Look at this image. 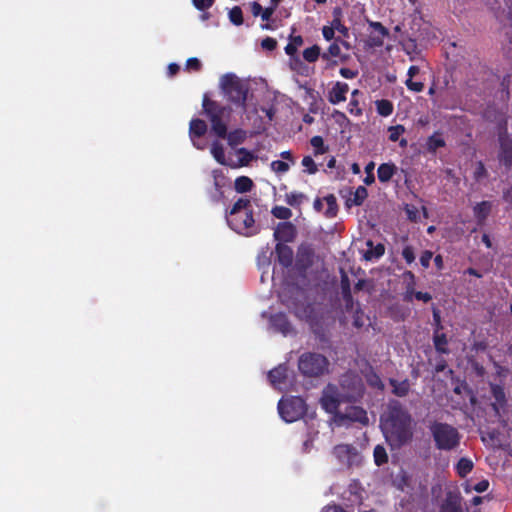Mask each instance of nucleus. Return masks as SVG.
<instances>
[{"instance_id": "nucleus-47", "label": "nucleus", "mask_w": 512, "mask_h": 512, "mask_svg": "<svg viewBox=\"0 0 512 512\" xmlns=\"http://www.w3.org/2000/svg\"><path fill=\"white\" fill-rule=\"evenodd\" d=\"M193 5L200 11L209 9L215 2V0H192Z\"/></svg>"}, {"instance_id": "nucleus-51", "label": "nucleus", "mask_w": 512, "mask_h": 512, "mask_svg": "<svg viewBox=\"0 0 512 512\" xmlns=\"http://www.w3.org/2000/svg\"><path fill=\"white\" fill-rule=\"evenodd\" d=\"M261 46L263 49L273 51L277 47V41L274 38L266 37L262 40Z\"/></svg>"}, {"instance_id": "nucleus-16", "label": "nucleus", "mask_w": 512, "mask_h": 512, "mask_svg": "<svg viewBox=\"0 0 512 512\" xmlns=\"http://www.w3.org/2000/svg\"><path fill=\"white\" fill-rule=\"evenodd\" d=\"M341 293L343 297V301L345 304V310L347 312L352 311L354 307V302L351 294V286H350V280L348 275L342 271L341 273Z\"/></svg>"}, {"instance_id": "nucleus-17", "label": "nucleus", "mask_w": 512, "mask_h": 512, "mask_svg": "<svg viewBox=\"0 0 512 512\" xmlns=\"http://www.w3.org/2000/svg\"><path fill=\"white\" fill-rule=\"evenodd\" d=\"M224 139L227 140V143L231 148H235L236 146L245 142L247 139V131L241 128H237L228 132V126H226V135Z\"/></svg>"}, {"instance_id": "nucleus-22", "label": "nucleus", "mask_w": 512, "mask_h": 512, "mask_svg": "<svg viewBox=\"0 0 512 512\" xmlns=\"http://www.w3.org/2000/svg\"><path fill=\"white\" fill-rule=\"evenodd\" d=\"M367 249L364 252V258L367 261H372L375 259H379L384 254V244L378 243L374 246L371 240L366 242Z\"/></svg>"}, {"instance_id": "nucleus-48", "label": "nucleus", "mask_w": 512, "mask_h": 512, "mask_svg": "<svg viewBox=\"0 0 512 512\" xmlns=\"http://www.w3.org/2000/svg\"><path fill=\"white\" fill-rule=\"evenodd\" d=\"M363 393V385L360 380L354 383L353 386V392L351 394H348L347 397L350 399L356 400L357 398L361 397Z\"/></svg>"}, {"instance_id": "nucleus-61", "label": "nucleus", "mask_w": 512, "mask_h": 512, "mask_svg": "<svg viewBox=\"0 0 512 512\" xmlns=\"http://www.w3.org/2000/svg\"><path fill=\"white\" fill-rule=\"evenodd\" d=\"M331 25L334 27L335 30H338L342 33H346L347 32V28L342 25L340 19L336 18L332 21Z\"/></svg>"}, {"instance_id": "nucleus-19", "label": "nucleus", "mask_w": 512, "mask_h": 512, "mask_svg": "<svg viewBox=\"0 0 512 512\" xmlns=\"http://www.w3.org/2000/svg\"><path fill=\"white\" fill-rule=\"evenodd\" d=\"M441 512H463L460 497L455 493L449 492L442 505Z\"/></svg>"}, {"instance_id": "nucleus-53", "label": "nucleus", "mask_w": 512, "mask_h": 512, "mask_svg": "<svg viewBox=\"0 0 512 512\" xmlns=\"http://www.w3.org/2000/svg\"><path fill=\"white\" fill-rule=\"evenodd\" d=\"M322 35H323L325 40H327V41L332 40L334 38V35H335L334 27L332 25L331 26H324L322 28Z\"/></svg>"}, {"instance_id": "nucleus-27", "label": "nucleus", "mask_w": 512, "mask_h": 512, "mask_svg": "<svg viewBox=\"0 0 512 512\" xmlns=\"http://www.w3.org/2000/svg\"><path fill=\"white\" fill-rule=\"evenodd\" d=\"M500 159L505 165L512 164V145L507 139L501 140V153Z\"/></svg>"}, {"instance_id": "nucleus-3", "label": "nucleus", "mask_w": 512, "mask_h": 512, "mask_svg": "<svg viewBox=\"0 0 512 512\" xmlns=\"http://www.w3.org/2000/svg\"><path fill=\"white\" fill-rule=\"evenodd\" d=\"M202 109L203 114L210 122L212 133L218 138H225L226 126H228V122L230 121L232 108L211 99L208 94H204Z\"/></svg>"}, {"instance_id": "nucleus-6", "label": "nucleus", "mask_w": 512, "mask_h": 512, "mask_svg": "<svg viewBox=\"0 0 512 512\" xmlns=\"http://www.w3.org/2000/svg\"><path fill=\"white\" fill-rule=\"evenodd\" d=\"M436 447L440 450H452L458 446L460 435L453 426L435 422L430 427Z\"/></svg>"}, {"instance_id": "nucleus-46", "label": "nucleus", "mask_w": 512, "mask_h": 512, "mask_svg": "<svg viewBox=\"0 0 512 512\" xmlns=\"http://www.w3.org/2000/svg\"><path fill=\"white\" fill-rule=\"evenodd\" d=\"M202 68V64L200 60L196 57H191L186 61V69L189 71H200Z\"/></svg>"}, {"instance_id": "nucleus-24", "label": "nucleus", "mask_w": 512, "mask_h": 512, "mask_svg": "<svg viewBox=\"0 0 512 512\" xmlns=\"http://www.w3.org/2000/svg\"><path fill=\"white\" fill-rule=\"evenodd\" d=\"M370 27L374 28L378 32V35L373 36L371 33L368 39L369 44L371 46L382 45L384 38V25L381 22H370Z\"/></svg>"}, {"instance_id": "nucleus-56", "label": "nucleus", "mask_w": 512, "mask_h": 512, "mask_svg": "<svg viewBox=\"0 0 512 512\" xmlns=\"http://www.w3.org/2000/svg\"><path fill=\"white\" fill-rule=\"evenodd\" d=\"M432 256V252L430 251H425L422 253L420 257V263L424 268H427L429 266Z\"/></svg>"}, {"instance_id": "nucleus-32", "label": "nucleus", "mask_w": 512, "mask_h": 512, "mask_svg": "<svg viewBox=\"0 0 512 512\" xmlns=\"http://www.w3.org/2000/svg\"><path fill=\"white\" fill-rule=\"evenodd\" d=\"M310 144L314 148V155H322L328 152L329 147L324 144V140L321 136H313L310 139Z\"/></svg>"}, {"instance_id": "nucleus-40", "label": "nucleus", "mask_w": 512, "mask_h": 512, "mask_svg": "<svg viewBox=\"0 0 512 512\" xmlns=\"http://www.w3.org/2000/svg\"><path fill=\"white\" fill-rule=\"evenodd\" d=\"M229 20L236 26H240L243 24V13L239 6H234L229 11Z\"/></svg>"}, {"instance_id": "nucleus-12", "label": "nucleus", "mask_w": 512, "mask_h": 512, "mask_svg": "<svg viewBox=\"0 0 512 512\" xmlns=\"http://www.w3.org/2000/svg\"><path fill=\"white\" fill-rule=\"evenodd\" d=\"M269 322L276 332L284 336H287L293 331V326L285 313L279 312L272 314L269 318Z\"/></svg>"}, {"instance_id": "nucleus-20", "label": "nucleus", "mask_w": 512, "mask_h": 512, "mask_svg": "<svg viewBox=\"0 0 512 512\" xmlns=\"http://www.w3.org/2000/svg\"><path fill=\"white\" fill-rule=\"evenodd\" d=\"M207 124L204 120L194 118L189 124V136L192 140L204 136L207 132Z\"/></svg>"}, {"instance_id": "nucleus-38", "label": "nucleus", "mask_w": 512, "mask_h": 512, "mask_svg": "<svg viewBox=\"0 0 512 512\" xmlns=\"http://www.w3.org/2000/svg\"><path fill=\"white\" fill-rule=\"evenodd\" d=\"M368 192L364 186H359L354 192V196L352 199H349L348 202H352L355 206H360L364 200L367 198Z\"/></svg>"}, {"instance_id": "nucleus-36", "label": "nucleus", "mask_w": 512, "mask_h": 512, "mask_svg": "<svg viewBox=\"0 0 512 512\" xmlns=\"http://www.w3.org/2000/svg\"><path fill=\"white\" fill-rule=\"evenodd\" d=\"M472 468L473 462L468 458H461L456 465L457 473L461 477H465L468 473H470Z\"/></svg>"}, {"instance_id": "nucleus-37", "label": "nucleus", "mask_w": 512, "mask_h": 512, "mask_svg": "<svg viewBox=\"0 0 512 512\" xmlns=\"http://www.w3.org/2000/svg\"><path fill=\"white\" fill-rule=\"evenodd\" d=\"M303 44L302 36H294L291 38L290 42L285 47V52L289 56H293L296 54L298 47Z\"/></svg>"}, {"instance_id": "nucleus-49", "label": "nucleus", "mask_w": 512, "mask_h": 512, "mask_svg": "<svg viewBox=\"0 0 512 512\" xmlns=\"http://www.w3.org/2000/svg\"><path fill=\"white\" fill-rule=\"evenodd\" d=\"M404 132V127L401 125L393 126L389 128V138L392 141H397L400 135Z\"/></svg>"}, {"instance_id": "nucleus-4", "label": "nucleus", "mask_w": 512, "mask_h": 512, "mask_svg": "<svg viewBox=\"0 0 512 512\" xmlns=\"http://www.w3.org/2000/svg\"><path fill=\"white\" fill-rule=\"evenodd\" d=\"M411 417L402 410L396 409L386 421V440L391 446H400L411 438Z\"/></svg>"}, {"instance_id": "nucleus-54", "label": "nucleus", "mask_w": 512, "mask_h": 512, "mask_svg": "<svg viewBox=\"0 0 512 512\" xmlns=\"http://www.w3.org/2000/svg\"><path fill=\"white\" fill-rule=\"evenodd\" d=\"M340 75L346 79H353L358 75V72L350 68L343 67L339 71Z\"/></svg>"}, {"instance_id": "nucleus-64", "label": "nucleus", "mask_w": 512, "mask_h": 512, "mask_svg": "<svg viewBox=\"0 0 512 512\" xmlns=\"http://www.w3.org/2000/svg\"><path fill=\"white\" fill-rule=\"evenodd\" d=\"M280 157L291 162L292 164L295 163V159L292 155V152L290 150H287V151H283L280 153Z\"/></svg>"}, {"instance_id": "nucleus-7", "label": "nucleus", "mask_w": 512, "mask_h": 512, "mask_svg": "<svg viewBox=\"0 0 512 512\" xmlns=\"http://www.w3.org/2000/svg\"><path fill=\"white\" fill-rule=\"evenodd\" d=\"M328 359L319 353H303L298 360V369L306 377H319L328 369Z\"/></svg>"}, {"instance_id": "nucleus-58", "label": "nucleus", "mask_w": 512, "mask_h": 512, "mask_svg": "<svg viewBox=\"0 0 512 512\" xmlns=\"http://www.w3.org/2000/svg\"><path fill=\"white\" fill-rule=\"evenodd\" d=\"M413 299H416V300L422 301V302H429L432 299V296L426 292H417L416 291L413 295Z\"/></svg>"}, {"instance_id": "nucleus-59", "label": "nucleus", "mask_w": 512, "mask_h": 512, "mask_svg": "<svg viewBox=\"0 0 512 512\" xmlns=\"http://www.w3.org/2000/svg\"><path fill=\"white\" fill-rule=\"evenodd\" d=\"M370 286H371V285H370V282H369V281L364 280V279H359V280L357 281V283L355 284L354 289H355L356 291H360V290H362V289H364V288L369 289V288H370Z\"/></svg>"}, {"instance_id": "nucleus-35", "label": "nucleus", "mask_w": 512, "mask_h": 512, "mask_svg": "<svg viewBox=\"0 0 512 512\" xmlns=\"http://www.w3.org/2000/svg\"><path fill=\"white\" fill-rule=\"evenodd\" d=\"M445 145V141L442 136L438 133L433 134L427 140L426 146L430 152H435L438 148Z\"/></svg>"}, {"instance_id": "nucleus-29", "label": "nucleus", "mask_w": 512, "mask_h": 512, "mask_svg": "<svg viewBox=\"0 0 512 512\" xmlns=\"http://www.w3.org/2000/svg\"><path fill=\"white\" fill-rule=\"evenodd\" d=\"M211 154L219 164L229 166L230 163H228L225 159V153L222 144L219 142H214L211 146Z\"/></svg>"}, {"instance_id": "nucleus-62", "label": "nucleus", "mask_w": 512, "mask_h": 512, "mask_svg": "<svg viewBox=\"0 0 512 512\" xmlns=\"http://www.w3.org/2000/svg\"><path fill=\"white\" fill-rule=\"evenodd\" d=\"M262 10H263V8L258 2H256V1L252 2L251 12H252L253 16H255V17L259 16L261 14Z\"/></svg>"}, {"instance_id": "nucleus-39", "label": "nucleus", "mask_w": 512, "mask_h": 512, "mask_svg": "<svg viewBox=\"0 0 512 512\" xmlns=\"http://www.w3.org/2000/svg\"><path fill=\"white\" fill-rule=\"evenodd\" d=\"M272 215L281 220H288L292 217V211L284 206H275L271 210Z\"/></svg>"}, {"instance_id": "nucleus-1", "label": "nucleus", "mask_w": 512, "mask_h": 512, "mask_svg": "<svg viewBox=\"0 0 512 512\" xmlns=\"http://www.w3.org/2000/svg\"><path fill=\"white\" fill-rule=\"evenodd\" d=\"M301 295V290L298 287L293 286L287 290H284L280 294V299L282 304L285 305L297 318L305 320L309 323L312 332L320 341H327L328 338L325 329L319 326L315 320L313 306L302 301L300 299Z\"/></svg>"}, {"instance_id": "nucleus-15", "label": "nucleus", "mask_w": 512, "mask_h": 512, "mask_svg": "<svg viewBox=\"0 0 512 512\" xmlns=\"http://www.w3.org/2000/svg\"><path fill=\"white\" fill-rule=\"evenodd\" d=\"M349 86L345 82H336L328 92V100L331 104H339L346 100Z\"/></svg>"}, {"instance_id": "nucleus-45", "label": "nucleus", "mask_w": 512, "mask_h": 512, "mask_svg": "<svg viewBox=\"0 0 512 512\" xmlns=\"http://www.w3.org/2000/svg\"><path fill=\"white\" fill-rule=\"evenodd\" d=\"M374 460L377 466L384 464V446L377 445L374 449Z\"/></svg>"}, {"instance_id": "nucleus-52", "label": "nucleus", "mask_w": 512, "mask_h": 512, "mask_svg": "<svg viewBox=\"0 0 512 512\" xmlns=\"http://www.w3.org/2000/svg\"><path fill=\"white\" fill-rule=\"evenodd\" d=\"M405 211H406L407 217L410 220L416 221L418 219V217H419V210L415 206L406 205Z\"/></svg>"}, {"instance_id": "nucleus-57", "label": "nucleus", "mask_w": 512, "mask_h": 512, "mask_svg": "<svg viewBox=\"0 0 512 512\" xmlns=\"http://www.w3.org/2000/svg\"><path fill=\"white\" fill-rule=\"evenodd\" d=\"M402 255L407 263H412L415 259L414 251L411 247H405L403 249Z\"/></svg>"}, {"instance_id": "nucleus-30", "label": "nucleus", "mask_w": 512, "mask_h": 512, "mask_svg": "<svg viewBox=\"0 0 512 512\" xmlns=\"http://www.w3.org/2000/svg\"><path fill=\"white\" fill-rule=\"evenodd\" d=\"M305 199L306 195L297 191H292L290 193H286L285 195L286 203L292 207L300 206Z\"/></svg>"}, {"instance_id": "nucleus-31", "label": "nucleus", "mask_w": 512, "mask_h": 512, "mask_svg": "<svg viewBox=\"0 0 512 512\" xmlns=\"http://www.w3.org/2000/svg\"><path fill=\"white\" fill-rule=\"evenodd\" d=\"M490 210H491V203L490 202L483 201L481 203H478L474 207L475 217L479 221H483L488 216V214L490 213Z\"/></svg>"}, {"instance_id": "nucleus-63", "label": "nucleus", "mask_w": 512, "mask_h": 512, "mask_svg": "<svg viewBox=\"0 0 512 512\" xmlns=\"http://www.w3.org/2000/svg\"><path fill=\"white\" fill-rule=\"evenodd\" d=\"M446 344V339L444 336H436L435 337V345H436V348L439 350V351H442L444 352V348L443 346Z\"/></svg>"}, {"instance_id": "nucleus-28", "label": "nucleus", "mask_w": 512, "mask_h": 512, "mask_svg": "<svg viewBox=\"0 0 512 512\" xmlns=\"http://www.w3.org/2000/svg\"><path fill=\"white\" fill-rule=\"evenodd\" d=\"M323 200L327 204V209L324 212L325 216L327 218H333L337 215L338 212V205L336 197L333 194H329L323 198Z\"/></svg>"}, {"instance_id": "nucleus-60", "label": "nucleus", "mask_w": 512, "mask_h": 512, "mask_svg": "<svg viewBox=\"0 0 512 512\" xmlns=\"http://www.w3.org/2000/svg\"><path fill=\"white\" fill-rule=\"evenodd\" d=\"M273 13H274V8L268 7V8H265L262 10L260 16L263 21H268L271 18Z\"/></svg>"}, {"instance_id": "nucleus-18", "label": "nucleus", "mask_w": 512, "mask_h": 512, "mask_svg": "<svg viewBox=\"0 0 512 512\" xmlns=\"http://www.w3.org/2000/svg\"><path fill=\"white\" fill-rule=\"evenodd\" d=\"M287 366L285 364H280L277 367L273 368L268 373V379L273 386H279L284 384L287 379Z\"/></svg>"}, {"instance_id": "nucleus-34", "label": "nucleus", "mask_w": 512, "mask_h": 512, "mask_svg": "<svg viewBox=\"0 0 512 512\" xmlns=\"http://www.w3.org/2000/svg\"><path fill=\"white\" fill-rule=\"evenodd\" d=\"M321 55V49L318 45H313L303 51V58L309 63L316 62Z\"/></svg>"}, {"instance_id": "nucleus-9", "label": "nucleus", "mask_w": 512, "mask_h": 512, "mask_svg": "<svg viewBox=\"0 0 512 512\" xmlns=\"http://www.w3.org/2000/svg\"><path fill=\"white\" fill-rule=\"evenodd\" d=\"M335 416L339 425H345L347 422L368 424L367 412L359 406H347L344 411L338 409Z\"/></svg>"}, {"instance_id": "nucleus-11", "label": "nucleus", "mask_w": 512, "mask_h": 512, "mask_svg": "<svg viewBox=\"0 0 512 512\" xmlns=\"http://www.w3.org/2000/svg\"><path fill=\"white\" fill-rule=\"evenodd\" d=\"M273 236L278 243L293 242L297 237L296 226L289 221L280 222L276 226Z\"/></svg>"}, {"instance_id": "nucleus-10", "label": "nucleus", "mask_w": 512, "mask_h": 512, "mask_svg": "<svg viewBox=\"0 0 512 512\" xmlns=\"http://www.w3.org/2000/svg\"><path fill=\"white\" fill-rule=\"evenodd\" d=\"M213 189L208 191V197L211 202L219 203L224 197L223 188L228 183V178L221 169L212 171Z\"/></svg>"}, {"instance_id": "nucleus-33", "label": "nucleus", "mask_w": 512, "mask_h": 512, "mask_svg": "<svg viewBox=\"0 0 512 512\" xmlns=\"http://www.w3.org/2000/svg\"><path fill=\"white\" fill-rule=\"evenodd\" d=\"M390 384L393 388V393L397 396H405L409 389H410V384L407 380H403V381H396V380H390Z\"/></svg>"}, {"instance_id": "nucleus-41", "label": "nucleus", "mask_w": 512, "mask_h": 512, "mask_svg": "<svg viewBox=\"0 0 512 512\" xmlns=\"http://www.w3.org/2000/svg\"><path fill=\"white\" fill-rule=\"evenodd\" d=\"M488 487H489V482L487 480H481L474 486H471L470 484H465L464 490L466 493H470L473 490L481 493V492H485L488 489Z\"/></svg>"}, {"instance_id": "nucleus-21", "label": "nucleus", "mask_w": 512, "mask_h": 512, "mask_svg": "<svg viewBox=\"0 0 512 512\" xmlns=\"http://www.w3.org/2000/svg\"><path fill=\"white\" fill-rule=\"evenodd\" d=\"M236 154L239 155L238 161L237 163L229 164L231 168L248 166L250 162L255 158L254 154L244 147L236 149Z\"/></svg>"}, {"instance_id": "nucleus-26", "label": "nucleus", "mask_w": 512, "mask_h": 512, "mask_svg": "<svg viewBox=\"0 0 512 512\" xmlns=\"http://www.w3.org/2000/svg\"><path fill=\"white\" fill-rule=\"evenodd\" d=\"M403 281L406 285L405 289V298L409 301L413 300V295L416 292L415 291V277L411 272H405L403 274Z\"/></svg>"}, {"instance_id": "nucleus-23", "label": "nucleus", "mask_w": 512, "mask_h": 512, "mask_svg": "<svg viewBox=\"0 0 512 512\" xmlns=\"http://www.w3.org/2000/svg\"><path fill=\"white\" fill-rule=\"evenodd\" d=\"M339 42L346 44L345 41L340 40V38H336L335 41L328 47L327 51L321 55L323 60L328 61L330 57L340 58L342 61L346 59V57H342L341 55Z\"/></svg>"}, {"instance_id": "nucleus-44", "label": "nucleus", "mask_w": 512, "mask_h": 512, "mask_svg": "<svg viewBox=\"0 0 512 512\" xmlns=\"http://www.w3.org/2000/svg\"><path fill=\"white\" fill-rule=\"evenodd\" d=\"M290 165L282 160H274L271 162V169L276 173H286Z\"/></svg>"}, {"instance_id": "nucleus-50", "label": "nucleus", "mask_w": 512, "mask_h": 512, "mask_svg": "<svg viewBox=\"0 0 512 512\" xmlns=\"http://www.w3.org/2000/svg\"><path fill=\"white\" fill-rule=\"evenodd\" d=\"M409 90L414 92H421L424 88V84L420 81H413V79H407L405 81Z\"/></svg>"}, {"instance_id": "nucleus-13", "label": "nucleus", "mask_w": 512, "mask_h": 512, "mask_svg": "<svg viewBox=\"0 0 512 512\" xmlns=\"http://www.w3.org/2000/svg\"><path fill=\"white\" fill-rule=\"evenodd\" d=\"M275 253L277 261L282 267L289 268L292 265L294 253L291 247L283 243H277Z\"/></svg>"}, {"instance_id": "nucleus-43", "label": "nucleus", "mask_w": 512, "mask_h": 512, "mask_svg": "<svg viewBox=\"0 0 512 512\" xmlns=\"http://www.w3.org/2000/svg\"><path fill=\"white\" fill-rule=\"evenodd\" d=\"M367 383L372 387H377L379 389L384 388V384L381 380V378L374 372H370L366 375Z\"/></svg>"}, {"instance_id": "nucleus-42", "label": "nucleus", "mask_w": 512, "mask_h": 512, "mask_svg": "<svg viewBox=\"0 0 512 512\" xmlns=\"http://www.w3.org/2000/svg\"><path fill=\"white\" fill-rule=\"evenodd\" d=\"M301 164L306 168V172L310 175L315 174L318 171V167L311 156H304Z\"/></svg>"}, {"instance_id": "nucleus-5", "label": "nucleus", "mask_w": 512, "mask_h": 512, "mask_svg": "<svg viewBox=\"0 0 512 512\" xmlns=\"http://www.w3.org/2000/svg\"><path fill=\"white\" fill-rule=\"evenodd\" d=\"M220 87L230 103L240 107L243 112L247 110L249 87L246 83L236 75L228 73L221 77Z\"/></svg>"}, {"instance_id": "nucleus-25", "label": "nucleus", "mask_w": 512, "mask_h": 512, "mask_svg": "<svg viewBox=\"0 0 512 512\" xmlns=\"http://www.w3.org/2000/svg\"><path fill=\"white\" fill-rule=\"evenodd\" d=\"M254 183L251 178L247 176H239L235 179L234 188L238 193H246L251 191Z\"/></svg>"}, {"instance_id": "nucleus-14", "label": "nucleus", "mask_w": 512, "mask_h": 512, "mask_svg": "<svg viewBox=\"0 0 512 512\" xmlns=\"http://www.w3.org/2000/svg\"><path fill=\"white\" fill-rule=\"evenodd\" d=\"M314 251L310 246L301 245L298 248L296 264L299 269L306 270L312 266Z\"/></svg>"}, {"instance_id": "nucleus-2", "label": "nucleus", "mask_w": 512, "mask_h": 512, "mask_svg": "<svg viewBox=\"0 0 512 512\" xmlns=\"http://www.w3.org/2000/svg\"><path fill=\"white\" fill-rule=\"evenodd\" d=\"M227 223L232 230L244 236H253L259 232L255 226L251 200L239 198L226 215Z\"/></svg>"}, {"instance_id": "nucleus-55", "label": "nucleus", "mask_w": 512, "mask_h": 512, "mask_svg": "<svg viewBox=\"0 0 512 512\" xmlns=\"http://www.w3.org/2000/svg\"><path fill=\"white\" fill-rule=\"evenodd\" d=\"M351 451V447L349 445H337L335 448H334V453L335 455H337L338 457L342 456V455H346V454H349Z\"/></svg>"}, {"instance_id": "nucleus-8", "label": "nucleus", "mask_w": 512, "mask_h": 512, "mask_svg": "<svg viewBox=\"0 0 512 512\" xmlns=\"http://www.w3.org/2000/svg\"><path fill=\"white\" fill-rule=\"evenodd\" d=\"M306 403L299 396H292L278 402V411L281 418L288 423L295 422L306 414Z\"/></svg>"}]
</instances>
